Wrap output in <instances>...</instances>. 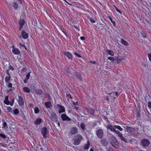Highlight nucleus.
Returning a JSON list of instances; mask_svg holds the SVG:
<instances>
[{
  "label": "nucleus",
  "mask_w": 151,
  "mask_h": 151,
  "mask_svg": "<svg viewBox=\"0 0 151 151\" xmlns=\"http://www.w3.org/2000/svg\"><path fill=\"white\" fill-rule=\"evenodd\" d=\"M83 139V137L81 135L79 134L76 135L73 138L74 140L73 144L76 145H79Z\"/></svg>",
  "instance_id": "nucleus-1"
},
{
  "label": "nucleus",
  "mask_w": 151,
  "mask_h": 151,
  "mask_svg": "<svg viewBox=\"0 0 151 151\" xmlns=\"http://www.w3.org/2000/svg\"><path fill=\"white\" fill-rule=\"evenodd\" d=\"M110 141L112 145L116 148H118L119 146V143L116 138L114 135L111 136Z\"/></svg>",
  "instance_id": "nucleus-2"
},
{
  "label": "nucleus",
  "mask_w": 151,
  "mask_h": 151,
  "mask_svg": "<svg viewBox=\"0 0 151 151\" xmlns=\"http://www.w3.org/2000/svg\"><path fill=\"white\" fill-rule=\"evenodd\" d=\"M126 129V131L130 134H132L134 135H136L138 133L137 130L134 128L129 127L128 126L124 127Z\"/></svg>",
  "instance_id": "nucleus-3"
},
{
  "label": "nucleus",
  "mask_w": 151,
  "mask_h": 151,
  "mask_svg": "<svg viewBox=\"0 0 151 151\" xmlns=\"http://www.w3.org/2000/svg\"><path fill=\"white\" fill-rule=\"evenodd\" d=\"M97 137L99 139H102L104 137V132L103 130L101 129H99L96 131Z\"/></svg>",
  "instance_id": "nucleus-4"
},
{
  "label": "nucleus",
  "mask_w": 151,
  "mask_h": 151,
  "mask_svg": "<svg viewBox=\"0 0 151 151\" xmlns=\"http://www.w3.org/2000/svg\"><path fill=\"white\" fill-rule=\"evenodd\" d=\"M140 143L144 147H148L150 144V141L146 139H143L141 140Z\"/></svg>",
  "instance_id": "nucleus-5"
},
{
  "label": "nucleus",
  "mask_w": 151,
  "mask_h": 151,
  "mask_svg": "<svg viewBox=\"0 0 151 151\" xmlns=\"http://www.w3.org/2000/svg\"><path fill=\"white\" fill-rule=\"evenodd\" d=\"M50 119L52 121L57 122L58 117L55 112H52L50 114Z\"/></svg>",
  "instance_id": "nucleus-6"
},
{
  "label": "nucleus",
  "mask_w": 151,
  "mask_h": 151,
  "mask_svg": "<svg viewBox=\"0 0 151 151\" xmlns=\"http://www.w3.org/2000/svg\"><path fill=\"white\" fill-rule=\"evenodd\" d=\"M41 133L44 138H46L47 137V134L49 133V130L46 127H44L41 129Z\"/></svg>",
  "instance_id": "nucleus-7"
},
{
  "label": "nucleus",
  "mask_w": 151,
  "mask_h": 151,
  "mask_svg": "<svg viewBox=\"0 0 151 151\" xmlns=\"http://www.w3.org/2000/svg\"><path fill=\"white\" fill-rule=\"evenodd\" d=\"M107 129H109L112 132H114L118 134L120 132L117 130H116L115 128H114L111 124H108L106 127Z\"/></svg>",
  "instance_id": "nucleus-8"
},
{
  "label": "nucleus",
  "mask_w": 151,
  "mask_h": 151,
  "mask_svg": "<svg viewBox=\"0 0 151 151\" xmlns=\"http://www.w3.org/2000/svg\"><path fill=\"white\" fill-rule=\"evenodd\" d=\"M61 117L63 121H70L72 120V119L67 116L65 114H61Z\"/></svg>",
  "instance_id": "nucleus-9"
},
{
  "label": "nucleus",
  "mask_w": 151,
  "mask_h": 151,
  "mask_svg": "<svg viewBox=\"0 0 151 151\" xmlns=\"http://www.w3.org/2000/svg\"><path fill=\"white\" fill-rule=\"evenodd\" d=\"M70 132L71 134L74 135L78 132V128L75 127H72L70 129Z\"/></svg>",
  "instance_id": "nucleus-10"
},
{
  "label": "nucleus",
  "mask_w": 151,
  "mask_h": 151,
  "mask_svg": "<svg viewBox=\"0 0 151 151\" xmlns=\"http://www.w3.org/2000/svg\"><path fill=\"white\" fill-rule=\"evenodd\" d=\"M100 142L102 145L104 146H107L109 143L108 141L105 138H103L101 139Z\"/></svg>",
  "instance_id": "nucleus-11"
},
{
  "label": "nucleus",
  "mask_w": 151,
  "mask_h": 151,
  "mask_svg": "<svg viewBox=\"0 0 151 151\" xmlns=\"http://www.w3.org/2000/svg\"><path fill=\"white\" fill-rule=\"evenodd\" d=\"M57 106H58L57 107H59L60 109L58 110L59 113L62 112H65V109L64 106H61L59 104H57Z\"/></svg>",
  "instance_id": "nucleus-12"
},
{
  "label": "nucleus",
  "mask_w": 151,
  "mask_h": 151,
  "mask_svg": "<svg viewBox=\"0 0 151 151\" xmlns=\"http://www.w3.org/2000/svg\"><path fill=\"white\" fill-rule=\"evenodd\" d=\"M21 35L22 38L24 39H27L28 37V34L25 32L24 30L22 32Z\"/></svg>",
  "instance_id": "nucleus-13"
},
{
  "label": "nucleus",
  "mask_w": 151,
  "mask_h": 151,
  "mask_svg": "<svg viewBox=\"0 0 151 151\" xmlns=\"http://www.w3.org/2000/svg\"><path fill=\"white\" fill-rule=\"evenodd\" d=\"M19 99L18 100L19 104L21 106H23L24 105V100L22 97L20 96H18Z\"/></svg>",
  "instance_id": "nucleus-14"
},
{
  "label": "nucleus",
  "mask_w": 151,
  "mask_h": 151,
  "mask_svg": "<svg viewBox=\"0 0 151 151\" xmlns=\"http://www.w3.org/2000/svg\"><path fill=\"white\" fill-rule=\"evenodd\" d=\"M13 53L14 54H19L20 53V51L18 48L15 47L14 46L13 47L12 50Z\"/></svg>",
  "instance_id": "nucleus-15"
},
{
  "label": "nucleus",
  "mask_w": 151,
  "mask_h": 151,
  "mask_svg": "<svg viewBox=\"0 0 151 151\" xmlns=\"http://www.w3.org/2000/svg\"><path fill=\"white\" fill-rule=\"evenodd\" d=\"M64 55L66 56L69 59H72L73 55L70 52H65L64 53Z\"/></svg>",
  "instance_id": "nucleus-16"
},
{
  "label": "nucleus",
  "mask_w": 151,
  "mask_h": 151,
  "mask_svg": "<svg viewBox=\"0 0 151 151\" xmlns=\"http://www.w3.org/2000/svg\"><path fill=\"white\" fill-rule=\"evenodd\" d=\"M10 5L16 10H17L19 7L18 4L15 2H12L10 3Z\"/></svg>",
  "instance_id": "nucleus-17"
},
{
  "label": "nucleus",
  "mask_w": 151,
  "mask_h": 151,
  "mask_svg": "<svg viewBox=\"0 0 151 151\" xmlns=\"http://www.w3.org/2000/svg\"><path fill=\"white\" fill-rule=\"evenodd\" d=\"M42 121V119L41 118H39L36 119L35 122V123L36 125H40Z\"/></svg>",
  "instance_id": "nucleus-18"
},
{
  "label": "nucleus",
  "mask_w": 151,
  "mask_h": 151,
  "mask_svg": "<svg viewBox=\"0 0 151 151\" xmlns=\"http://www.w3.org/2000/svg\"><path fill=\"white\" fill-rule=\"evenodd\" d=\"M2 122H3V128L6 130L7 129H8V126L5 121L4 119H2Z\"/></svg>",
  "instance_id": "nucleus-19"
},
{
  "label": "nucleus",
  "mask_w": 151,
  "mask_h": 151,
  "mask_svg": "<svg viewBox=\"0 0 151 151\" xmlns=\"http://www.w3.org/2000/svg\"><path fill=\"white\" fill-rule=\"evenodd\" d=\"M18 61L23 65L25 64L26 63L25 60L24 59L19 58L18 59Z\"/></svg>",
  "instance_id": "nucleus-20"
},
{
  "label": "nucleus",
  "mask_w": 151,
  "mask_h": 151,
  "mask_svg": "<svg viewBox=\"0 0 151 151\" xmlns=\"http://www.w3.org/2000/svg\"><path fill=\"white\" fill-rule=\"evenodd\" d=\"M106 54L107 53L109 54L111 56H113L114 55V53L113 51L112 50L107 49L106 50Z\"/></svg>",
  "instance_id": "nucleus-21"
},
{
  "label": "nucleus",
  "mask_w": 151,
  "mask_h": 151,
  "mask_svg": "<svg viewBox=\"0 0 151 151\" xmlns=\"http://www.w3.org/2000/svg\"><path fill=\"white\" fill-rule=\"evenodd\" d=\"M5 100L4 101V103L7 105H9L10 104V101H9L8 96H6L5 97Z\"/></svg>",
  "instance_id": "nucleus-22"
},
{
  "label": "nucleus",
  "mask_w": 151,
  "mask_h": 151,
  "mask_svg": "<svg viewBox=\"0 0 151 151\" xmlns=\"http://www.w3.org/2000/svg\"><path fill=\"white\" fill-rule=\"evenodd\" d=\"M36 93L38 95H41L43 93L42 91L40 89H37L35 91Z\"/></svg>",
  "instance_id": "nucleus-23"
},
{
  "label": "nucleus",
  "mask_w": 151,
  "mask_h": 151,
  "mask_svg": "<svg viewBox=\"0 0 151 151\" xmlns=\"http://www.w3.org/2000/svg\"><path fill=\"white\" fill-rule=\"evenodd\" d=\"M25 23V21L23 19H20L19 21V26H23Z\"/></svg>",
  "instance_id": "nucleus-24"
},
{
  "label": "nucleus",
  "mask_w": 151,
  "mask_h": 151,
  "mask_svg": "<svg viewBox=\"0 0 151 151\" xmlns=\"http://www.w3.org/2000/svg\"><path fill=\"white\" fill-rule=\"evenodd\" d=\"M23 90L24 92L27 93H29L30 91V89L27 87H24L23 88Z\"/></svg>",
  "instance_id": "nucleus-25"
},
{
  "label": "nucleus",
  "mask_w": 151,
  "mask_h": 151,
  "mask_svg": "<svg viewBox=\"0 0 151 151\" xmlns=\"http://www.w3.org/2000/svg\"><path fill=\"white\" fill-rule=\"evenodd\" d=\"M90 145V143L88 141L87 142V144H85L84 145V149L85 150H88Z\"/></svg>",
  "instance_id": "nucleus-26"
},
{
  "label": "nucleus",
  "mask_w": 151,
  "mask_h": 151,
  "mask_svg": "<svg viewBox=\"0 0 151 151\" xmlns=\"http://www.w3.org/2000/svg\"><path fill=\"white\" fill-rule=\"evenodd\" d=\"M45 105L47 108H50L51 106V104L50 101H47L45 103Z\"/></svg>",
  "instance_id": "nucleus-27"
},
{
  "label": "nucleus",
  "mask_w": 151,
  "mask_h": 151,
  "mask_svg": "<svg viewBox=\"0 0 151 151\" xmlns=\"http://www.w3.org/2000/svg\"><path fill=\"white\" fill-rule=\"evenodd\" d=\"M88 111L89 113L91 114H93L95 112L94 110L91 108L88 109Z\"/></svg>",
  "instance_id": "nucleus-28"
},
{
  "label": "nucleus",
  "mask_w": 151,
  "mask_h": 151,
  "mask_svg": "<svg viewBox=\"0 0 151 151\" xmlns=\"http://www.w3.org/2000/svg\"><path fill=\"white\" fill-rule=\"evenodd\" d=\"M121 43L123 44L126 45H129L128 42L124 40L123 39H122L121 40Z\"/></svg>",
  "instance_id": "nucleus-29"
},
{
  "label": "nucleus",
  "mask_w": 151,
  "mask_h": 151,
  "mask_svg": "<svg viewBox=\"0 0 151 151\" xmlns=\"http://www.w3.org/2000/svg\"><path fill=\"white\" fill-rule=\"evenodd\" d=\"M80 126L83 130H84L86 129V125L84 122L81 124Z\"/></svg>",
  "instance_id": "nucleus-30"
},
{
  "label": "nucleus",
  "mask_w": 151,
  "mask_h": 151,
  "mask_svg": "<svg viewBox=\"0 0 151 151\" xmlns=\"http://www.w3.org/2000/svg\"><path fill=\"white\" fill-rule=\"evenodd\" d=\"M113 127H114L115 128L119 130L120 131H122L123 130L122 128H121V127L119 125H114Z\"/></svg>",
  "instance_id": "nucleus-31"
},
{
  "label": "nucleus",
  "mask_w": 151,
  "mask_h": 151,
  "mask_svg": "<svg viewBox=\"0 0 151 151\" xmlns=\"http://www.w3.org/2000/svg\"><path fill=\"white\" fill-rule=\"evenodd\" d=\"M35 113L36 114H38L40 112V110L38 107H36L34 109Z\"/></svg>",
  "instance_id": "nucleus-32"
},
{
  "label": "nucleus",
  "mask_w": 151,
  "mask_h": 151,
  "mask_svg": "<svg viewBox=\"0 0 151 151\" xmlns=\"http://www.w3.org/2000/svg\"><path fill=\"white\" fill-rule=\"evenodd\" d=\"M130 142L132 144H136L137 143V141L136 140L134 139H132L130 140Z\"/></svg>",
  "instance_id": "nucleus-33"
},
{
  "label": "nucleus",
  "mask_w": 151,
  "mask_h": 151,
  "mask_svg": "<svg viewBox=\"0 0 151 151\" xmlns=\"http://www.w3.org/2000/svg\"><path fill=\"white\" fill-rule=\"evenodd\" d=\"M10 76H8L5 78V81L6 83H9L10 79Z\"/></svg>",
  "instance_id": "nucleus-34"
},
{
  "label": "nucleus",
  "mask_w": 151,
  "mask_h": 151,
  "mask_svg": "<svg viewBox=\"0 0 151 151\" xmlns=\"http://www.w3.org/2000/svg\"><path fill=\"white\" fill-rule=\"evenodd\" d=\"M13 111H14V115H17L19 113V110L17 109H16Z\"/></svg>",
  "instance_id": "nucleus-35"
},
{
  "label": "nucleus",
  "mask_w": 151,
  "mask_h": 151,
  "mask_svg": "<svg viewBox=\"0 0 151 151\" xmlns=\"http://www.w3.org/2000/svg\"><path fill=\"white\" fill-rule=\"evenodd\" d=\"M120 139L121 140H122L125 143H127V142L126 140V138H125L124 137H123V136L122 137H121Z\"/></svg>",
  "instance_id": "nucleus-36"
},
{
  "label": "nucleus",
  "mask_w": 151,
  "mask_h": 151,
  "mask_svg": "<svg viewBox=\"0 0 151 151\" xmlns=\"http://www.w3.org/2000/svg\"><path fill=\"white\" fill-rule=\"evenodd\" d=\"M66 97H69V98L70 99H72V98L70 93L69 92H67L66 93Z\"/></svg>",
  "instance_id": "nucleus-37"
},
{
  "label": "nucleus",
  "mask_w": 151,
  "mask_h": 151,
  "mask_svg": "<svg viewBox=\"0 0 151 151\" xmlns=\"http://www.w3.org/2000/svg\"><path fill=\"white\" fill-rule=\"evenodd\" d=\"M115 60H117L116 63L117 64H119L120 63L122 59L120 58H118V57H117L116 58V59H115Z\"/></svg>",
  "instance_id": "nucleus-38"
},
{
  "label": "nucleus",
  "mask_w": 151,
  "mask_h": 151,
  "mask_svg": "<svg viewBox=\"0 0 151 151\" xmlns=\"http://www.w3.org/2000/svg\"><path fill=\"white\" fill-rule=\"evenodd\" d=\"M109 19L110 21L112 22V23H113V25L114 26H116V23L114 21H113L112 19L110 17H109Z\"/></svg>",
  "instance_id": "nucleus-39"
},
{
  "label": "nucleus",
  "mask_w": 151,
  "mask_h": 151,
  "mask_svg": "<svg viewBox=\"0 0 151 151\" xmlns=\"http://www.w3.org/2000/svg\"><path fill=\"white\" fill-rule=\"evenodd\" d=\"M0 137L4 138H6V136L3 133L0 134Z\"/></svg>",
  "instance_id": "nucleus-40"
},
{
  "label": "nucleus",
  "mask_w": 151,
  "mask_h": 151,
  "mask_svg": "<svg viewBox=\"0 0 151 151\" xmlns=\"http://www.w3.org/2000/svg\"><path fill=\"white\" fill-rule=\"evenodd\" d=\"M6 108H7V110L8 111V112H11L12 110V109L11 107H10L9 106H8V107H7Z\"/></svg>",
  "instance_id": "nucleus-41"
},
{
  "label": "nucleus",
  "mask_w": 151,
  "mask_h": 151,
  "mask_svg": "<svg viewBox=\"0 0 151 151\" xmlns=\"http://www.w3.org/2000/svg\"><path fill=\"white\" fill-rule=\"evenodd\" d=\"M108 59L109 60H112V61H114V60H115V59L114 58L111 57H108Z\"/></svg>",
  "instance_id": "nucleus-42"
},
{
  "label": "nucleus",
  "mask_w": 151,
  "mask_h": 151,
  "mask_svg": "<svg viewBox=\"0 0 151 151\" xmlns=\"http://www.w3.org/2000/svg\"><path fill=\"white\" fill-rule=\"evenodd\" d=\"M115 7V8L116 9V11L120 13V14H122L121 12L118 9L115 5H114Z\"/></svg>",
  "instance_id": "nucleus-43"
},
{
  "label": "nucleus",
  "mask_w": 151,
  "mask_h": 151,
  "mask_svg": "<svg viewBox=\"0 0 151 151\" xmlns=\"http://www.w3.org/2000/svg\"><path fill=\"white\" fill-rule=\"evenodd\" d=\"M27 70V68L25 67H23L22 70V71L24 72H26Z\"/></svg>",
  "instance_id": "nucleus-44"
},
{
  "label": "nucleus",
  "mask_w": 151,
  "mask_h": 151,
  "mask_svg": "<svg viewBox=\"0 0 151 151\" xmlns=\"http://www.w3.org/2000/svg\"><path fill=\"white\" fill-rule=\"evenodd\" d=\"M9 69L8 70H14V68H13V67L12 66V65H10L9 67Z\"/></svg>",
  "instance_id": "nucleus-45"
},
{
  "label": "nucleus",
  "mask_w": 151,
  "mask_h": 151,
  "mask_svg": "<svg viewBox=\"0 0 151 151\" xmlns=\"http://www.w3.org/2000/svg\"><path fill=\"white\" fill-rule=\"evenodd\" d=\"M8 83L7 85L8 87L9 88H11L12 86V84L11 83H9V82Z\"/></svg>",
  "instance_id": "nucleus-46"
},
{
  "label": "nucleus",
  "mask_w": 151,
  "mask_h": 151,
  "mask_svg": "<svg viewBox=\"0 0 151 151\" xmlns=\"http://www.w3.org/2000/svg\"><path fill=\"white\" fill-rule=\"evenodd\" d=\"M136 116L138 118L140 117V112L139 111H137V112Z\"/></svg>",
  "instance_id": "nucleus-47"
},
{
  "label": "nucleus",
  "mask_w": 151,
  "mask_h": 151,
  "mask_svg": "<svg viewBox=\"0 0 151 151\" xmlns=\"http://www.w3.org/2000/svg\"><path fill=\"white\" fill-rule=\"evenodd\" d=\"M75 55L77 56L79 58H81V56L79 55L78 53L77 52H75L74 53Z\"/></svg>",
  "instance_id": "nucleus-48"
},
{
  "label": "nucleus",
  "mask_w": 151,
  "mask_h": 151,
  "mask_svg": "<svg viewBox=\"0 0 151 151\" xmlns=\"http://www.w3.org/2000/svg\"><path fill=\"white\" fill-rule=\"evenodd\" d=\"M14 90V88L13 87H12H12H11V88L10 89V90H8L7 91V92H10V91H13V90Z\"/></svg>",
  "instance_id": "nucleus-49"
},
{
  "label": "nucleus",
  "mask_w": 151,
  "mask_h": 151,
  "mask_svg": "<svg viewBox=\"0 0 151 151\" xmlns=\"http://www.w3.org/2000/svg\"><path fill=\"white\" fill-rule=\"evenodd\" d=\"M118 136L120 138L123 136L122 134L119 132L118 134Z\"/></svg>",
  "instance_id": "nucleus-50"
},
{
  "label": "nucleus",
  "mask_w": 151,
  "mask_h": 151,
  "mask_svg": "<svg viewBox=\"0 0 151 151\" xmlns=\"http://www.w3.org/2000/svg\"><path fill=\"white\" fill-rule=\"evenodd\" d=\"M14 99H13L11 102L10 101V104H10L11 106H12L13 104L14 103Z\"/></svg>",
  "instance_id": "nucleus-51"
},
{
  "label": "nucleus",
  "mask_w": 151,
  "mask_h": 151,
  "mask_svg": "<svg viewBox=\"0 0 151 151\" xmlns=\"http://www.w3.org/2000/svg\"><path fill=\"white\" fill-rule=\"evenodd\" d=\"M30 72L28 74L26 75V79H28L29 78V77L30 76Z\"/></svg>",
  "instance_id": "nucleus-52"
},
{
  "label": "nucleus",
  "mask_w": 151,
  "mask_h": 151,
  "mask_svg": "<svg viewBox=\"0 0 151 151\" xmlns=\"http://www.w3.org/2000/svg\"><path fill=\"white\" fill-rule=\"evenodd\" d=\"M19 45L21 47H24L25 46L24 45L22 44L21 43H19Z\"/></svg>",
  "instance_id": "nucleus-53"
},
{
  "label": "nucleus",
  "mask_w": 151,
  "mask_h": 151,
  "mask_svg": "<svg viewBox=\"0 0 151 151\" xmlns=\"http://www.w3.org/2000/svg\"><path fill=\"white\" fill-rule=\"evenodd\" d=\"M148 56L149 60L151 61V53L148 54Z\"/></svg>",
  "instance_id": "nucleus-54"
},
{
  "label": "nucleus",
  "mask_w": 151,
  "mask_h": 151,
  "mask_svg": "<svg viewBox=\"0 0 151 151\" xmlns=\"http://www.w3.org/2000/svg\"><path fill=\"white\" fill-rule=\"evenodd\" d=\"M142 36L144 38H146L147 37V35H146V34L145 33H141Z\"/></svg>",
  "instance_id": "nucleus-55"
},
{
  "label": "nucleus",
  "mask_w": 151,
  "mask_h": 151,
  "mask_svg": "<svg viewBox=\"0 0 151 151\" xmlns=\"http://www.w3.org/2000/svg\"><path fill=\"white\" fill-rule=\"evenodd\" d=\"M148 106L149 108H151V102H149L148 103Z\"/></svg>",
  "instance_id": "nucleus-56"
},
{
  "label": "nucleus",
  "mask_w": 151,
  "mask_h": 151,
  "mask_svg": "<svg viewBox=\"0 0 151 151\" xmlns=\"http://www.w3.org/2000/svg\"><path fill=\"white\" fill-rule=\"evenodd\" d=\"M6 146V145H4L1 143L0 144V146H1L5 147Z\"/></svg>",
  "instance_id": "nucleus-57"
},
{
  "label": "nucleus",
  "mask_w": 151,
  "mask_h": 151,
  "mask_svg": "<svg viewBox=\"0 0 151 151\" xmlns=\"http://www.w3.org/2000/svg\"><path fill=\"white\" fill-rule=\"evenodd\" d=\"M62 32H63L65 34V35H66V36L67 37H68V35L67 34V33L66 32L64 31V30H62Z\"/></svg>",
  "instance_id": "nucleus-58"
},
{
  "label": "nucleus",
  "mask_w": 151,
  "mask_h": 151,
  "mask_svg": "<svg viewBox=\"0 0 151 151\" xmlns=\"http://www.w3.org/2000/svg\"><path fill=\"white\" fill-rule=\"evenodd\" d=\"M80 39L81 40H85V38L83 37V36H81L80 37Z\"/></svg>",
  "instance_id": "nucleus-59"
},
{
  "label": "nucleus",
  "mask_w": 151,
  "mask_h": 151,
  "mask_svg": "<svg viewBox=\"0 0 151 151\" xmlns=\"http://www.w3.org/2000/svg\"><path fill=\"white\" fill-rule=\"evenodd\" d=\"M9 70H7L6 71V73L9 76H10V73L9 72Z\"/></svg>",
  "instance_id": "nucleus-60"
},
{
  "label": "nucleus",
  "mask_w": 151,
  "mask_h": 151,
  "mask_svg": "<svg viewBox=\"0 0 151 151\" xmlns=\"http://www.w3.org/2000/svg\"><path fill=\"white\" fill-rule=\"evenodd\" d=\"M108 151H113L112 148L111 147H109L108 150Z\"/></svg>",
  "instance_id": "nucleus-61"
},
{
  "label": "nucleus",
  "mask_w": 151,
  "mask_h": 151,
  "mask_svg": "<svg viewBox=\"0 0 151 151\" xmlns=\"http://www.w3.org/2000/svg\"><path fill=\"white\" fill-rule=\"evenodd\" d=\"M90 20L92 23H94L95 22V20L91 18L90 19Z\"/></svg>",
  "instance_id": "nucleus-62"
},
{
  "label": "nucleus",
  "mask_w": 151,
  "mask_h": 151,
  "mask_svg": "<svg viewBox=\"0 0 151 151\" xmlns=\"http://www.w3.org/2000/svg\"><path fill=\"white\" fill-rule=\"evenodd\" d=\"M113 95H114L116 96H117L118 95V93L117 92H114L113 93Z\"/></svg>",
  "instance_id": "nucleus-63"
},
{
  "label": "nucleus",
  "mask_w": 151,
  "mask_h": 151,
  "mask_svg": "<svg viewBox=\"0 0 151 151\" xmlns=\"http://www.w3.org/2000/svg\"><path fill=\"white\" fill-rule=\"evenodd\" d=\"M105 100H107L108 101H109V98L108 96H106L105 97Z\"/></svg>",
  "instance_id": "nucleus-64"
}]
</instances>
